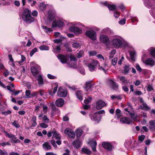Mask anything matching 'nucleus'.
Segmentation results:
<instances>
[{
  "instance_id": "nucleus-1",
  "label": "nucleus",
  "mask_w": 155,
  "mask_h": 155,
  "mask_svg": "<svg viewBox=\"0 0 155 155\" xmlns=\"http://www.w3.org/2000/svg\"><path fill=\"white\" fill-rule=\"evenodd\" d=\"M22 20L27 23L30 24L35 21V18L31 15V11L28 8H24L22 13Z\"/></svg>"
},
{
  "instance_id": "nucleus-2",
  "label": "nucleus",
  "mask_w": 155,
  "mask_h": 155,
  "mask_svg": "<svg viewBox=\"0 0 155 155\" xmlns=\"http://www.w3.org/2000/svg\"><path fill=\"white\" fill-rule=\"evenodd\" d=\"M98 62L96 60H92L88 63H86L89 70L91 71H94L98 64Z\"/></svg>"
},
{
  "instance_id": "nucleus-3",
  "label": "nucleus",
  "mask_w": 155,
  "mask_h": 155,
  "mask_svg": "<svg viewBox=\"0 0 155 155\" xmlns=\"http://www.w3.org/2000/svg\"><path fill=\"white\" fill-rule=\"evenodd\" d=\"M85 35L93 40H95L96 38V33L95 31L92 30L87 31Z\"/></svg>"
},
{
  "instance_id": "nucleus-4",
  "label": "nucleus",
  "mask_w": 155,
  "mask_h": 155,
  "mask_svg": "<svg viewBox=\"0 0 155 155\" xmlns=\"http://www.w3.org/2000/svg\"><path fill=\"white\" fill-rule=\"evenodd\" d=\"M64 133L65 134L68 135L69 137L73 139L75 138V133L70 128H66L64 130Z\"/></svg>"
},
{
  "instance_id": "nucleus-5",
  "label": "nucleus",
  "mask_w": 155,
  "mask_h": 155,
  "mask_svg": "<svg viewBox=\"0 0 155 155\" xmlns=\"http://www.w3.org/2000/svg\"><path fill=\"white\" fill-rule=\"evenodd\" d=\"M68 93V91L66 89H62L60 87L58 92V95L59 97H65Z\"/></svg>"
},
{
  "instance_id": "nucleus-6",
  "label": "nucleus",
  "mask_w": 155,
  "mask_h": 155,
  "mask_svg": "<svg viewBox=\"0 0 155 155\" xmlns=\"http://www.w3.org/2000/svg\"><path fill=\"white\" fill-rule=\"evenodd\" d=\"M64 23L61 21L55 20L52 23V27L54 28L57 27L61 28L63 25Z\"/></svg>"
},
{
  "instance_id": "nucleus-7",
  "label": "nucleus",
  "mask_w": 155,
  "mask_h": 155,
  "mask_svg": "<svg viewBox=\"0 0 155 155\" xmlns=\"http://www.w3.org/2000/svg\"><path fill=\"white\" fill-rule=\"evenodd\" d=\"M100 40L102 43L106 44H109L110 42L108 37L107 35H102L100 36Z\"/></svg>"
},
{
  "instance_id": "nucleus-8",
  "label": "nucleus",
  "mask_w": 155,
  "mask_h": 155,
  "mask_svg": "<svg viewBox=\"0 0 155 155\" xmlns=\"http://www.w3.org/2000/svg\"><path fill=\"white\" fill-rule=\"evenodd\" d=\"M95 113L94 114H90L89 116L91 120L96 121L97 123H98L101 118V115H97Z\"/></svg>"
},
{
  "instance_id": "nucleus-9",
  "label": "nucleus",
  "mask_w": 155,
  "mask_h": 155,
  "mask_svg": "<svg viewBox=\"0 0 155 155\" xmlns=\"http://www.w3.org/2000/svg\"><path fill=\"white\" fill-rule=\"evenodd\" d=\"M94 84H92L91 81L87 82L84 86V89L87 91H91L92 88Z\"/></svg>"
},
{
  "instance_id": "nucleus-10",
  "label": "nucleus",
  "mask_w": 155,
  "mask_h": 155,
  "mask_svg": "<svg viewBox=\"0 0 155 155\" xmlns=\"http://www.w3.org/2000/svg\"><path fill=\"white\" fill-rule=\"evenodd\" d=\"M113 44L114 47L119 48L122 45V42L119 39H115L113 40Z\"/></svg>"
},
{
  "instance_id": "nucleus-11",
  "label": "nucleus",
  "mask_w": 155,
  "mask_h": 155,
  "mask_svg": "<svg viewBox=\"0 0 155 155\" xmlns=\"http://www.w3.org/2000/svg\"><path fill=\"white\" fill-rule=\"evenodd\" d=\"M69 31L74 33L78 34L81 33L82 30L76 27H71L69 28Z\"/></svg>"
},
{
  "instance_id": "nucleus-12",
  "label": "nucleus",
  "mask_w": 155,
  "mask_h": 155,
  "mask_svg": "<svg viewBox=\"0 0 155 155\" xmlns=\"http://www.w3.org/2000/svg\"><path fill=\"white\" fill-rule=\"evenodd\" d=\"M144 63L147 65H149L150 66L152 67L155 64V62L154 60L151 58H149L146 60Z\"/></svg>"
},
{
  "instance_id": "nucleus-13",
  "label": "nucleus",
  "mask_w": 155,
  "mask_h": 155,
  "mask_svg": "<svg viewBox=\"0 0 155 155\" xmlns=\"http://www.w3.org/2000/svg\"><path fill=\"white\" fill-rule=\"evenodd\" d=\"M57 58L63 64L66 63L67 61V57L66 56L59 54L57 56Z\"/></svg>"
},
{
  "instance_id": "nucleus-14",
  "label": "nucleus",
  "mask_w": 155,
  "mask_h": 155,
  "mask_svg": "<svg viewBox=\"0 0 155 155\" xmlns=\"http://www.w3.org/2000/svg\"><path fill=\"white\" fill-rule=\"evenodd\" d=\"M102 145L104 148L107 150L109 151L112 150V146L110 143L105 142H104L102 143Z\"/></svg>"
},
{
  "instance_id": "nucleus-15",
  "label": "nucleus",
  "mask_w": 155,
  "mask_h": 155,
  "mask_svg": "<svg viewBox=\"0 0 155 155\" xmlns=\"http://www.w3.org/2000/svg\"><path fill=\"white\" fill-rule=\"evenodd\" d=\"M64 101L63 99L59 98L56 100L55 104L57 106L61 107L64 105Z\"/></svg>"
},
{
  "instance_id": "nucleus-16",
  "label": "nucleus",
  "mask_w": 155,
  "mask_h": 155,
  "mask_svg": "<svg viewBox=\"0 0 155 155\" xmlns=\"http://www.w3.org/2000/svg\"><path fill=\"white\" fill-rule=\"evenodd\" d=\"M149 123V128L150 130L153 131H155V120H150Z\"/></svg>"
},
{
  "instance_id": "nucleus-17",
  "label": "nucleus",
  "mask_w": 155,
  "mask_h": 155,
  "mask_svg": "<svg viewBox=\"0 0 155 155\" xmlns=\"http://www.w3.org/2000/svg\"><path fill=\"white\" fill-rule=\"evenodd\" d=\"M102 32L109 35H113L114 33L109 28H106L103 29L102 30Z\"/></svg>"
},
{
  "instance_id": "nucleus-18",
  "label": "nucleus",
  "mask_w": 155,
  "mask_h": 155,
  "mask_svg": "<svg viewBox=\"0 0 155 155\" xmlns=\"http://www.w3.org/2000/svg\"><path fill=\"white\" fill-rule=\"evenodd\" d=\"M52 134V138L56 140H60L61 136L60 134L55 130H53Z\"/></svg>"
},
{
  "instance_id": "nucleus-19",
  "label": "nucleus",
  "mask_w": 155,
  "mask_h": 155,
  "mask_svg": "<svg viewBox=\"0 0 155 155\" xmlns=\"http://www.w3.org/2000/svg\"><path fill=\"white\" fill-rule=\"evenodd\" d=\"M31 73L35 77H37L39 73L38 71L35 67H32L31 68Z\"/></svg>"
},
{
  "instance_id": "nucleus-20",
  "label": "nucleus",
  "mask_w": 155,
  "mask_h": 155,
  "mask_svg": "<svg viewBox=\"0 0 155 155\" xmlns=\"http://www.w3.org/2000/svg\"><path fill=\"white\" fill-rule=\"evenodd\" d=\"M139 108L146 111H148L150 109V107H149L146 103H142V104L140 106Z\"/></svg>"
},
{
  "instance_id": "nucleus-21",
  "label": "nucleus",
  "mask_w": 155,
  "mask_h": 155,
  "mask_svg": "<svg viewBox=\"0 0 155 155\" xmlns=\"http://www.w3.org/2000/svg\"><path fill=\"white\" fill-rule=\"evenodd\" d=\"M89 144L91 147L93 151H96V147L97 144L96 142L95 141H90L89 143Z\"/></svg>"
},
{
  "instance_id": "nucleus-22",
  "label": "nucleus",
  "mask_w": 155,
  "mask_h": 155,
  "mask_svg": "<svg viewBox=\"0 0 155 155\" xmlns=\"http://www.w3.org/2000/svg\"><path fill=\"white\" fill-rule=\"evenodd\" d=\"M120 121L123 123L129 124L132 121L131 120L127 117H123L120 118Z\"/></svg>"
},
{
  "instance_id": "nucleus-23",
  "label": "nucleus",
  "mask_w": 155,
  "mask_h": 155,
  "mask_svg": "<svg viewBox=\"0 0 155 155\" xmlns=\"http://www.w3.org/2000/svg\"><path fill=\"white\" fill-rule=\"evenodd\" d=\"M109 83L111 88L114 90H116L118 88V85L112 80L109 81Z\"/></svg>"
},
{
  "instance_id": "nucleus-24",
  "label": "nucleus",
  "mask_w": 155,
  "mask_h": 155,
  "mask_svg": "<svg viewBox=\"0 0 155 155\" xmlns=\"http://www.w3.org/2000/svg\"><path fill=\"white\" fill-rule=\"evenodd\" d=\"M97 107L98 109H101L105 105V102L102 101L100 100L97 103Z\"/></svg>"
},
{
  "instance_id": "nucleus-25",
  "label": "nucleus",
  "mask_w": 155,
  "mask_h": 155,
  "mask_svg": "<svg viewBox=\"0 0 155 155\" xmlns=\"http://www.w3.org/2000/svg\"><path fill=\"white\" fill-rule=\"evenodd\" d=\"M72 144L74 148L78 149L80 147L81 142L79 140H75Z\"/></svg>"
},
{
  "instance_id": "nucleus-26",
  "label": "nucleus",
  "mask_w": 155,
  "mask_h": 155,
  "mask_svg": "<svg viewBox=\"0 0 155 155\" xmlns=\"http://www.w3.org/2000/svg\"><path fill=\"white\" fill-rule=\"evenodd\" d=\"M76 94L77 97L80 100H83L82 92L81 90H78L76 92Z\"/></svg>"
},
{
  "instance_id": "nucleus-27",
  "label": "nucleus",
  "mask_w": 155,
  "mask_h": 155,
  "mask_svg": "<svg viewBox=\"0 0 155 155\" xmlns=\"http://www.w3.org/2000/svg\"><path fill=\"white\" fill-rule=\"evenodd\" d=\"M43 148L45 150H48L51 149V146L48 142H45L42 145Z\"/></svg>"
},
{
  "instance_id": "nucleus-28",
  "label": "nucleus",
  "mask_w": 155,
  "mask_h": 155,
  "mask_svg": "<svg viewBox=\"0 0 155 155\" xmlns=\"http://www.w3.org/2000/svg\"><path fill=\"white\" fill-rule=\"evenodd\" d=\"M124 73L125 74L128 73L131 69L130 66L129 65H125L124 68Z\"/></svg>"
},
{
  "instance_id": "nucleus-29",
  "label": "nucleus",
  "mask_w": 155,
  "mask_h": 155,
  "mask_svg": "<svg viewBox=\"0 0 155 155\" xmlns=\"http://www.w3.org/2000/svg\"><path fill=\"white\" fill-rule=\"evenodd\" d=\"M104 4L106 6H107L110 10L114 11L116 9V7L115 5L107 4L106 2H105Z\"/></svg>"
},
{
  "instance_id": "nucleus-30",
  "label": "nucleus",
  "mask_w": 155,
  "mask_h": 155,
  "mask_svg": "<svg viewBox=\"0 0 155 155\" xmlns=\"http://www.w3.org/2000/svg\"><path fill=\"white\" fill-rule=\"evenodd\" d=\"M36 117L35 116H33L31 119V121H32L31 127H35L37 125L36 122Z\"/></svg>"
},
{
  "instance_id": "nucleus-31",
  "label": "nucleus",
  "mask_w": 155,
  "mask_h": 155,
  "mask_svg": "<svg viewBox=\"0 0 155 155\" xmlns=\"http://www.w3.org/2000/svg\"><path fill=\"white\" fill-rule=\"evenodd\" d=\"M48 18L49 21H52L54 18V14L52 12H49L48 15Z\"/></svg>"
},
{
  "instance_id": "nucleus-32",
  "label": "nucleus",
  "mask_w": 155,
  "mask_h": 155,
  "mask_svg": "<svg viewBox=\"0 0 155 155\" xmlns=\"http://www.w3.org/2000/svg\"><path fill=\"white\" fill-rule=\"evenodd\" d=\"M82 151L84 153L87 154H90L91 153V151L89 149L83 148L82 149Z\"/></svg>"
},
{
  "instance_id": "nucleus-33",
  "label": "nucleus",
  "mask_w": 155,
  "mask_h": 155,
  "mask_svg": "<svg viewBox=\"0 0 155 155\" xmlns=\"http://www.w3.org/2000/svg\"><path fill=\"white\" fill-rule=\"evenodd\" d=\"M83 131L81 129H78L76 131L77 137H80L82 134Z\"/></svg>"
},
{
  "instance_id": "nucleus-34",
  "label": "nucleus",
  "mask_w": 155,
  "mask_h": 155,
  "mask_svg": "<svg viewBox=\"0 0 155 155\" xmlns=\"http://www.w3.org/2000/svg\"><path fill=\"white\" fill-rule=\"evenodd\" d=\"M130 54L131 60L133 61H134L135 60L134 56L136 54L135 52L134 51H130Z\"/></svg>"
},
{
  "instance_id": "nucleus-35",
  "label": "nucleus",
  "mask_w": 155,
  "mask_h": 155,
  "mask_svg": "<svg viewBox=\"0 0 155 155\" xmlns=\"http://www.w3.org/2000/svg\"><path fill=\"white\" fill-rule=\"evenodd\" d=\"M41 106H43V104L41 103H40V104H38V105H36L35 110V111L38 112L39 111V108L41 107Z\"/></svg>"
},
{
  "instance_id": "nucleus-36",
  "label": "nucleus",
  "mask_w": 155,
  "mask_h": 155,
  "mask_svg": "<svg viewBox=\"0 0 155 155\" xmlns=\"http://www.w3.org/2000/svg\"><path fill=\"white\" fill-rule=\"evenodd\" d=\"M72 47L75 48H78L81 47V45L79 43H74L72 45Z\"/></svg>"
},
{
  "instance_id": "nucleus-37",
  "label": "nucleus",
  "mask_w": 155,
  "mask_h": 155,
  "mask_svg": "<svg viewBox=\"0 0 155 155\" xmlns=\"http://www.w3.org/2000/svg\"><path fill=\"white\" fill-rule=\"evenodd\" d=\"M84 54V51L82 50L78 52L77 54V57L78 58H80L82 57Z\"/></svg>"
},
{
  "instance_id": "nucleus-38",
  "label": "nucleus",
  "mask_w": 155,
  "mask_h": 155,
  "mask_svg": "<svg viewBox=\"0 0 155 155\" xmlns=\"http://www.w3.org/2000/svg\"><path fill=\"white\" fill-rule=\"evenodd\" d=\"M38 84H41L43 83L44 81L42 76L39 75L38 77Z\"/></svg>"
},
{
  "instance_id": "nucleus-39",
  "label": "nucleus",
  "mask_w": 155,
  "mask_h": 155,
  "mask_svg": "<svg viewBox=\"0 0 155 155\" xmlns=\"http://www.w3.org/2000/svg\"><path fill=\"white\" fill-rule=\"evenodd\" d=\"M116 51L115 50H112L110 53L109 58H111L114 56V55L116 53Z\"/></svg>"
},
{
  "instance_id": "nucleus-40",
  "label": "nucleus",
  "mask_w": 155,
  "mask_h": 155,
  "mask_svg": "<svg viewBox=\"0 0 155 155\" xmlns=\"http://www.w3.org/2000/svg\"><path fill=\"white\" fill-rule=\"evenodd\" d=\"M150 53L152 56L154 58H155V48H151Z\"/></svg>"
},
{
  "instance_id": "nucleus-41",
  "label": "nucleus",
  "mask_w": 155,
  "mask_h": 155,
  "mask_svg": "<svg viewBox=\"0 0 155 155\" xmlns=\"http://www.w3.org/2000/svg\"><path fill=\"white\" fill-rule=\"evenodd\" d=\"M12 125L17 128L20 127V126L18 124V122L16 120L14 121V122L12 123Z\"/></svg>"
},
{
  "instance_id": "nucleus-42",
  "label": "nucleus",
  "mask_w": 155,
  "mask_h": 155,
  "mask_svg": "<svg viewBox=\"0 0 155 155\" xmlns=\"http://www.w3.org/2000/svg\"><path fill=\"white\" fill-rule=\"evenodd\" d=\"M61 49L60 46H57L54 48V52H59Z\"/></svg>"
},
{
  "instance_id": "nucleus-43",
  "label": "nucleus",
  "mask_w": 155,
  "mask_h": 155,
  "mask_svg": "<svg viewBox=\"0 0 155 155\" xmlns=\"http://www.w3.org/2000/svg\"><path fill=\"white\" fill-rule=\"evenodd\" d=\"M11 142H12L15 143H20L21 141L19 140L16 139V137L15 136L13 138H12V139Z\"/></svg>"
},
{
  "instance_id": "nucleus-44",
  "label": "nucleus",
  "mask_w": 155,
  "mask_h": 155,
  "mask_svg": "<svg viewBox=\"0 0 155 155\" xmlns=\"http://www.w3.org/2000/svg\"><path fill=\"white\" fill-rule=\"evenodd\" d=\"M39 7L41 9V10H43L45 9L46 7V5L45 4V3L44 2L40 3L39 5Z\"/></svg>"
},
{
  "instance_id": "nucleus-45",
  "label": "nucleus",
  "mask_w": 155,
  "mask_h": 155,
  "mask_svg": "<svg viewBox=\"0 0 155 155\" xmlns=\"http://www.w3.org/2000/svg\"><path fill=\"white\" fill-rule=\"evenodd\" d=\"M31 92L29 90H27L25 91V95L27 98H29L31 97Z\"/></svg>"
},
{
  "instance_id": "nucleus-46",
  "label": "nucleus",
  "mask_w": 155,
  "mask_h": 155,
  "mask_svg": "<svg viewBox=\"0 0 155 155\" xmlns=\"http://www.w3.org/2000/svg\"><path fill=\"white\" fill-rule=\"evenodd\" d=\"M147 90L148 92L154 90L153 87L150 85H148L147 87Z\"/></svg>"
},
{
  "instance_id": "nucleus-47",
  "label": "nucleus",
  "mask_w": 155,
  "mask_h": 155,
  "mask_svg": "<svg viewBox=\"0 0 155 155\" xmlns=\"http://www.w3.org/2000/svg\"><path fill=\"white\" fill-rule=\"evenodd\" d=\"M39 48L41 50H48L49 48L48 46L43 45L40 46Z\"/></svg>"
},
{
  "instance_id": "nucleus-48",
  "label": "nucleus",
  "mask_w": 155,
  "mask_h": 155,
  "mask_svg": "<svg viewBox=\"0 0 155 155\" xmlns=\"http://www.w3.org/2000/svg\"><path fill=\"white\" fill-rule=\"evenodd\" d=\"M38 49L37 48H34L33 49L30 53V55L31 57L32 56L33 54L37 51Z\"/></svg>"
},
{
  "instance_id": "nucleus-49",
  "label": "nucleus",
  "mask_w": 155,
  "mask_h": 155,
  "mask_svg": "<svg viewBox=\"0 0 155 155\" xmlns=\"http://www.w3.org/2000/svg\"><path fill=\"white\" fill-rule=\"evenodd\" d=\"M112 99H114L115 98H117L118 99H121L122 98L121 96L120 95H112L111 97Z\"/></svg>"
},
{
  "instance_id": "nucleus-50",
  "label": "nucleus",
  "mask_w": 155,
  "mask_h": 155,
  "mask_svg": "<svg viewBox=\"0 0 155 155\" xmlns=\"http://www.w3.org/2000/svg\"><path fill=\"white\" fill-rule=\"evenodd\" d=\"M117 58H115L112 60V64L113 66L115 65L117 61Z\"/></svg>"
},
{
  "instance_id": "nucleus-51",
  "label": "nucleus",
  "mask_w": 155,
  "mask_h": 155,
  "mask_svg": "<svg viewBox=\"0 0 155 155\" xmlns=\"http://www.w3.org/2000/svg\"><path fill=\"white\" fill-rule=\"evenodd\" d=\"M145 138V136L143 135H142L140 136H139L138 137V139L139 141H140L141 142H142L144 140Z\"/></svg>"
},
{
  "instance_id": "nucleus-52",
  "label": "nucleus",
  "mask_w": 155,
  "mask_h": 155,
  "mask_svg": "<svg viewBox=\"0 0 155 155\" xmlns=\"http://www.w3.org/2000/svg\"><path fill=\"white\" fill-rule=\"evenodd\" d=\"M120 81H122L123 83H125L126 81H127L125 77L124 76H122L120 78Z\"/></svg>"
},
{
  "instance_id": "nucleus-53",
  "label": "nucleus",
  "mask_w": 155,
  "mask_h": 155,
  "mask_svg": "<svg viewBox=\"0 0 155 155\" xmlns=\"http://www.w3.org/2000/svg\"><path fill=\"white\" fill-rule=\"evenodd\" d=\"M47 76L48 78L50 79H54L57 78V77L56 76L52 75L50 74H48Z\"/></svg>"
},
{
  "instance_id": "nucleus-54",
  "label": "nucleus",
  "mask_w": 155,
  "mask_h": 155,
  "mask_svg": "<svg viewBox=\"0 0 155 155\" xmlns=\"http://www.w3.org/2000/svg\"><path fill=\"white\" fill-rule=\"evenodd\" d=\"M43 119L44 121L46 123H48L49 122V120L46 115H44L43 117Z\"/></svg>"
},
{
  "instance_id": "nucleus-55",
  "label": "nucleus",
  "mask_w": 155,
  "mask_h": 155,
  "mask_svg": "<svg viewBox=\"0 0 155 155\" xmlns=\"http://www.w3.org/2000/svg\"><path fill=\"white\" fill-rule=\"evenodd\" d=\"M34 17H36L38 16V12L36 10H34L32 12H31V15Z\"/></svg>"
},
{
  "instance_id": "nucleus-56",
  "label": "nucleus",
  "mask_w": 155,
  "mask_h": 155,
  "mask_svg": "<svg viewBox=\"0 0 155 155\" xmlns=\"http://www.w3.org/2000/svg\"><path fill=\"white\" fill-rule=\"evenodd\" d=\"M5 133L6 134V135L9 138H13L15 136L13 134H9V133L7 132H5Z\"/></svg>"
},
{
  "instance_id": "nucleus-57",
  "label": "nucleus",
  "mask_w": 155,
  "mask_h": 155,
  "mask_svg": "<svg viewBox=\"0 0 155 155\" xmlns=\"http://www.w3.org/2000/svg\"><path fill=\"white\" fill-rule=\"evenodd\" d=\"M21 61H19L18 62L19 64H20L21 63H22L23 62L25 61L26 58L25 57V56L23 55H21Z\"/></svg>"
},
{
  "instance_id": "nucleus-58",
  "label": "nucleus",
  "mask_w": 155,
  "mask_h": 155,
  "mask_svg": "<svg viewBox=\"0 0 155 155\" xmlns=\"http://www.w3.org/2000/svg\"><path fill=\"white\" fill-rule=\"evenodd\" d=\"M51 144L55 148H56L57 147V146L55 143V141L54 140H51L50 141Z\"/></svg>"
},
{
  "instance_id": "nucleus-59",
  "label": "nucleus",
  "mask_w": 155,
  "mask_h": 155,
  "mask_svg": "<svg viewBox=\"0 0 155 155\" xmlns=\"http://www.w3.org/2000/svg\"><path fill=\"white\" fill-rule=\"evenodd\" d=\"M137 70L139 71V72H140L142 71V69L140 68V65L137 64L136 65V67Z\"/></svg>"
},
{
  "instance_id": "nucleus-60",
  "label": "nucleus",
  "mask_w": 155,
  "mask_h": 155,
  "mask_svg": "<svg viewBox=\"0 0 155 155\" xmlns=\"http://www.w3.org/2000/svg\"><path fill=\"white\" fill-rule=\"evenodd\" d=\"M1 113L2 114L5 115H7L11 113V112L10 110H8V111H6L2 112Z\"/></svg>"
},
{
  "instance_id": "nucleus-61",
  "label": "nucleus",
  "mask_w": 155,
  "mask_h": 155,
  "mask_svg": "<svg viewBox=\"0 0 155 155\" xmlns=\"http://www.w3.org/2000/svg\"><path fill=\"white\" fill-rule=\"evenodd\" d=\"M126 19L125 18L122 19L120 20L119 21V24L121 25L124 24L125 23Z\"/></svg>"
},
{
  "instance_id": "nucleus-62",
  "label": "nucleus",
  "mask_w": 155,
  "mask_h": 155,
  "mask_svg": "<svg viewBox=\"0 0 155 155\" xmlns=\"http://www.w3.org/2000/svg\"><path fill=\"white\" fill-rule=\"evenodd\" d=\"M89 55L91 56H93L95 55L97 53L96 52L94 51H90L89 52Z\"/></svg>"
},
{
  "instance_id": "nucleus-63",
  "label": "nucleus",
  "mask_w": 155,
  "mask_h": 155,
  "mask_svg": "<svg viewBox=\"0 0 155 155\" xmlns=\"http://www.w3.org/2000/svg\"><path fill=\"white\" fill-rule=\"evenodd\" d=\"M40 126L42 128H46L48 127V125L44 123H42L40 124Z\"/></svg>"
},
{
  "instance_id": "nucleus-64",
  "label": "nucleus",
  "mask_w": 155,
  "mask_h": 155,
  "mask_svg": "<svg viewBox=\"0 0 155 155\" xmlns=\"http://www.w3.org/2000/svg\"><path fill=\"white\" fill-rule=\"evenodd\" d=\"M0 155H8V154L5 151L0 150Z\"/></svg>"
}]
</instances>
